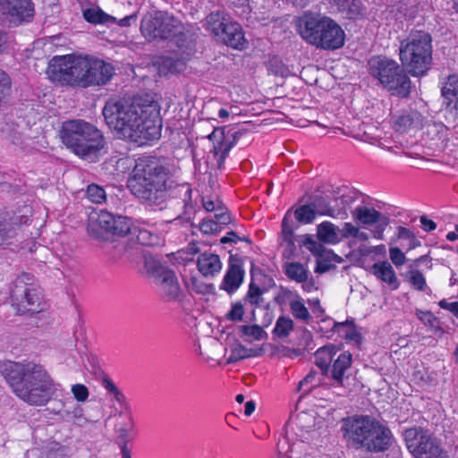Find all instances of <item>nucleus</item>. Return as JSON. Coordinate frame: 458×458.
<instances>
[{
  "instance_id": "obj_47",
  "label": "nucleus",
  "mask_w": 458,
  "mask_h": 458,
  "mask_svg": "<svg viewBox=\"0 0 458 458\" xmlns=\"http://www.w3.org/2000/svg\"><path fill=\"white\" fill-rule=\"evenodd\" d=\"M137 239L140 244L148 246L156 245L159 242L157 234L152 233L147 229H140L138 233Z\"/></svg>"
},
{
  "instance_id": "obj_36",
  "label": "nucleus",
  "mask_w": 458,
  "mask_h": 458,
  "mask_svg": "<svg viewBox=\"0 0 458 458\" xmlns=\"http://www.w3.org/2000/svg\"><path fill=\"white\" fill-rule=\"evenodd\" d=\"M338 333L347 340H352L359 343L361 339V335L353 323L348 321L339 323L336 325Z\"/></svg>"
},
{
  "instance_id": "obj_31",
  "label": "nucleus",
  "mask_w": 458,
  "mask_h": 458,
  "mask_svg": "<svg viewBox=\"0 0 458 458\" xmlns=\"http://www.w3.org/2000/svg\"><path fill=\"white\" fill-rule=\"evenodd\" d=\"M259 352L255 349H249L240 343H236L231 346V353L228 358V362L233 363L240 360L256 357Z\"/></svg>"
},
{
  "instance_id": "obj_61",
  "label": "nucleus",
  "mask_w": 458,
  "mask_h": 458,
  "mask_svg": "<svg viewBox=\"0 0 458 458\" xmlns=\"http://www.w3.org/2000/svg\"><path fill=\"white\" fill-rule=\"evenodd\" d=\"M317 372L311 371L310 372L301 382L300 386L301 387H303L304 386L310 385V388H313L319 384V380L317 379Z\"/></svg>"
},
{
  "instance_id": "obj_6",
  "label": "nucleus",
  "mask_w": 458,
  "mask_h": 458,
  "mask_svg": "<svg viewBox=\"0 0 458 458\" xmlns=\"http://www.w3.org/2000/svg\"><path fill=\"white\" fill-rule=\"evenodd\" d=\"M95 57L82 55L54 56L48 64L47 75L54 81L74 87H92Z\"/></svg>"
},
{
  "instance_id": "obj_44",
  "label": "nucleus",
  "mask_w": 458,
  "mask_h": 458,
  "mask_svg": "<svg viewBox=\"0 0 458 458\" xmlns=\"http://www.w3.org/2000/svg\"><path fill=\"white\" fill-rule=\"evenodd\" d=\"M301 244L319 259L326 254V248L310 236L306 237L304 241L302 240Z\"/></svg>"
},
{
  "instance_id": "obj_1",
  "label": "nucleus",
  "mask_w": 458,
  "mask_h": 458,
  "mask_svg": "<svg viewBox=\"0 0 458 458\" xmlns=\"http://www.w3.org/2000/svg\"><path fill=\"white\" fill-rule=\"evenodd\" d=\"M102 113L108 127L121 138L143 144L160 137V106L153 99L110 98Z\"/></svg>"
},
{
  "instance_id": "obj_18",
  "label": "nucleus",
  "mask_w": 458,
  "mask_h": 458,
  "mask_svg": "<svg viewBox=\"0 0 458 458\" xmlns=\"http://www.w3.org/2000/svg\"><path fill=\"white\" fill-rule=\"evenodd\" d=\"M343 207L335 208L331 205L324 203V200L318 199L313 201L312 207L316 210V215L327 216L333 218L345 219L348 216L347 208L353 201L352 198L349 195L343 194L341 196Z\"/></svg>"
},
{
  "instance_id": "obj_39",
  "label": "nucleus",
  "mask_w": 458,
  "mask_h": 458,
  "mask_svg": "<svg viewBox=\"0 0 458 458\" xmlns=\"http://www.w3.org/2000/svg\"><path fill=\"white\" fill-rule=\"evenodd\" d=\"M102 386L113 395V399L115 400L121 406L126 405V398L123 394L117 388L114 383L109 377H104L102 379Z\"/></svg>"
},
{
  "instance_id": "obj_38",
  "label": "nucleus",
  "mask_w": 458,
  "mask_h": 458,
  "mask_svg": "<svg viewBox=\"0 0 458 458\" xmlns=\"http://www.w3.org/2000/svg\"><path fill=\"white\" fill-rule=\"evenodd\" d=\"M133 427L134 421L131 417L127 423L117 425L115 431L117 433V443L119 446H123V444L127 445V443L131 439L130 432L132 430Z\"/></svg>"
},
{
  "instance_id": "obj_14",
  "label": "nucleus",
  "mask_w": 458,
  "mask_h": 458,
  "mask_svg": "<svg viewBox=\"0 0 458 458\" xmlns=\"http://www.w3.org/2000/svg\"><path fill=\"white\" fill-rule=\"evenodd\" d=\"M249 125L246 123L239 124L229 128L225 131L224 128H215L208 135V139L214 142L213 152L218 157L219 165L225 161L229 151L238 142V140L248 134Z\"/></svg>"
},
{
  "instance_id": "obj_64",
  "label": "nucleus",
  "mask_w": 458,
  "mask_h": 458,
  "mask_svg": "<svg viewBox=\"0 0 458 458\" xmlns=\"http://www.w3.org/2000/svg\"><path fill=\"white\" fill-rule=\"evenodd\" d=\"M137 19L136 14L128 15L118 21V24L122 27H127L131 25V21H135Z\"/></svg>"
},
{
  "instance_id": "obj_21",
  "label": "nucleus",
  "mask_w": 458,
  "mask_h": 458,
  "mask_svg": "<svg viewBox=\"0 0 458 458\" xmlns=\"http://www.w3.org/2000/svg\"><path fill=\"white\" fill-rule=\"evenodd\" d=\"M222 267L220 257L212 252H203L197 259L198 270L205 277H214L218 275Z\"/></svg>"
},
{
  "instance_id": "obj_54",
  "label": "nucleus",
  "mask_w": 458,
  "mask_h": 458,
  "mask_svg": "<svg viewBox=\"0 0 458 458\" xmlns=\"http://www.w3.org/2000/svg\"><path fill=\"white\" fill-rule=\"evenodd\" d=\"M72 393L78 402H85L89 396L88 388L82 384H75L72 386Z\"/></svg>"
},
{
  "instance_id": "obj_27",
  "label": "nucleus",
  "mask_w": 458,
  "mask_h": 458,
  "mask_svg": "<svg viewBox=\"0 0 458 458\" xmlns=\"http://www.w3.org/2000/svg\"><path fill=\"white\" fill-rule=\"evenodd\" d=\"M94 66L98 67V69L92 72L95 74L92 86L106 85L113 78L114 68L112 64L96 57L94 59Z\"/></svg>"
},
{
  "instance_id": "obj_50",
  "label": "nucleus",
  "mask_w": 458,
  "mask_h": 458,
  "mask_svg": "<svg viewBox=\"0 0 458 458\" xmlns=\"http://www.w3.org/2000/svg\"><path fill=\"white\" fill-rule=\"evenodd\" d=\"M389 257L396 267L403 266L406 261L405 254L398 247L389 249Z\"/></svg>"
},
{
  "instance_id": "obj_30",
  "label": "nucleus",
  "mask_w": 458,
  "mask_h": 458,
  "mask_svg": "<svg viewBox=\"0 0 458 458\" xmlns=\"http://www.w3.org/2000/svg\"><path fill=\"white\" fill-rule=\"evenodd\" d=\"M114 216L106 210H100L98 213L92 214L89 217V225L96 224L99 230L111 233L114 225Z\"/></svg>"
},
{
  "instance_id": "obj_20",
  "label": "nucleus",
  "mask_w": 458,
  "mask_h": 458,
  "mask_svg": "<svg viewBox=\"0 0 458 458\" xmlns=\"http://www.w3.org/2000/svg\"><path fill=\"white\" fill-rule=\"evenodd\" d=\"M244 274V269L239 262L230 261L220 284V289L229 294L235 293L243 282Z\"/></svg>"
},
{
  "instance_id": "obj_35",
  "label": "nucleus",
  "mask_w": 458,
  "mask_h": 458,
  "mask_svg": "<svg viewBox=\"0 0 458 458\" xmlns=\"http://www.w3.org/2000/svg\"><path fill=\"white\" fill-rule=\"evenodd\" d=\"M240 332L248 341H259L267 336L265 330L259 325L242 326Z\"/></svg>"
},
{
  "instance_id": "obj_33",
  "label": "nucleus",
  "mask_w": 458,
  "mask_h": 458,
  "mask_svg": "<svg viewBox=\"0 0 458 458\" xmlns=\"http://www.w3.org/2000/svg\"><path fill=\"white\" fill-rule=\"evenodd\" d=\"M285 274L289 278L299 283L305 282L308 278V270L298 262L286 265Z\"/></svg>"
},
{
  "instance_id": "obj_57",
  "label": "nucleus",
  "mask_w": 458,
  "mask_h": 458,
  "mask_svg": "<svg viewBox=\"0 0 458 458\" xmlns=\"http://www.w3.org/2000/svg\"><path fill=\"white\" fill-rule=\"evenodd\" d=\"M358 226H355L352 223H344L343 226L340 231V236L342 238H350L355 237V234L358 233Z\"/></svg>"
},
{
  "instance_id": "obj_28",
  "label": "nucleus",
  "mask_w": 458,
  "mask_h": 458,
  "mask_svg": "<svg viewBox=\"0 0 458 458\" xmlns=\"http://www.w3.org/2000/svg\"><path fill=\"white\" fill-rule=\"evenodd\" d=\"M231 21L227 20L224 13H211L206 20L207 29L217 38L221 36L225 26Z\"/></svg>"
},
{
  "instance_id": "obj_58",
  "label": "nucleus",
  "mask_w": 458,
  "mask_h": 458,
  "mask_svg": "<svg viewBox=\"0 0 458 458\" xmlns=\"http://www.w3.org/2000/svg\"><path fill=\"white\" fill-rule=\"evenodd\" d=\"M200 231L206 234L215 233L219 230L217 223L211 219H205L200 224Z\"/></svg>"
},
{
  "instance_id": "obj_43",
  "label": "nucleus",
  "mask_w": 458,
  "mask_h": 458,
  "mask_svg": "<svg viewBox=\"0 0 458 458\" xmlns=\"http://www.w3.org/2000/svg\"><path fill=\"white\" fill-rule=\"evenodd\" d=\"M86 194L91 202L97 204L103 203L106 198L105 190L97 184L89 185Z\"/></svg>"
},
{
  "instance_id": "obj_22",
  "label": "nucleus",
  "mask_w": 458,
  "mask_h": 458,
  "mask_svg": "<svg viewBox=\"0 0 458 458\" xmlns=\"http://www.w3.org/2000/svg\"><path fill=\"white\" fill-rule=\"evenodd\" d=\"M218 39L225 45L237 49H242L246 45V39L241 25L233 21L225 26Z\"/></svg>"
},
{
  "instance_id": "obj_11",
  "label": "nucleus",
  "mask_w": 458,
  "mask_h": 458,
  "mask_svg": "<svg viewBox=\"0 0 458 458\" xmlns=\"http://www.w3.org/2000/svg\"><path fill=\"white\" fill-rule=\"evenodd\" d=\"M181 23L165 12L147 13L141 20L140 30L148 40L165 39L180 32Z\"/></svg>"
},
{
  "instance_id": "obj_52",
  "label": "nucleus",
  "mask_w": 458,
  "mask_h": 458,
  "mask_svg": "<svg viewBox=\"0 0 458 458\" xmlns=\"http://www.w3.org/2000/svg\"><path fill=\"white\" fill-rule=\"evenodd\" d=\"M244 315L243 306L240 302L233 303L226 318L232 321H241Z\"/></svg>"
},
{
  "instance_id": "obj_34",
  "label": "nucleus",
  "mask_w": 458,
  "mask_h": 458,
  "mask_svg": "<svg viewBox=\"0 0 458 458\" xmlns=\"http://www.w3.org/2000/svg\"><path fill=\"white\" fill-rule=\"evenodd\" d=\"M290 310L293 316L299 320L308 321L310 318V312L308 309L305 307L303 300L300 297H297L289 303Z\"/></svg>"
},
{
  "instance_id": "obj_16",
  "label": "nucleus",
  "mask_w": 458,
  "mask_h": 458,
  "mask_svg": "<svg viewBox=\"0 0 458 458\" xmlns=\"http://www.w3.org/2000/svg\"><path fill=\"white\" fill-rule=\"evenodd\" d=\"M352 365V354L348 352H341L329 367L328 375H325L330 380V386L335 388H344L348 380L347 371Z\"/></svg>"
},
{
  "instance_id": "obj_13",
  "label": "nucleus",
  "mask_w": 458,
  "mask_h": 458,
  "mask_svg": "<svg viewBox=\"0 0 458 458\" xmlns=\"http://www.w3.org/2000/svg\"><path fill=\"white\" fill-rule=\"evenodd\" d=\"M144 265L163 297L167 301L175 300L179 296L180 286L174 271L163 267L157 259L147 254L144 255Z\"/></svg>"
},
{
  "instance_id": "obj_63",
  "label": "nucleus",
  "mask_w": 458,
  "mask_h": 458,
  "mask_svg": "<svg viewBox=\"0 0 458 458\" xmlns=\"http://www.w3.org/2000/svg\"><path fill=\"white\" fill-rule=\"evenodd\" d=\"M420 223L423 230L426 232H431L437 228L436 223L433 220L427 218L425 216L420 217Z\"/></svg>"
},
{
  "instance_id": "obj_42",
  "label": "nucleus",
  "mask_w": 458,
  "mask_h": 458,
  "mask_svg": "<svg viewBox=\"0 0 458 458\" xmlns=\"http://www.w3.org/2000/svg\"><path fill=\"white\" fill-rule=\"evenodd\" d=\"M131 220L125 216H114V225L110 233L123 235L131 230Z\"/></svg>"
},
{
  "instance_id": "obj_5",
  "label": "nucleus",
  "mask_w": 458,
  "mask_h": 458,
  "mask_svg": "<svg viewBox=\"0 0 458 458\" xmlns=\"http://www.w3.org/2000/svg\"><path fill=\"white\" fill-rule=\"evenodd\" d=\"M344 437L356 449L369 452L386 450L392 443L391 431L369 416H354L344 420Z\"/></svg>"
},
{
  "instance_id": "obj_8",
  "label": "nucleus",
  "mask_w": 458,
  "mask_h": 458,
  "mask_svg": "<svg viewBox=\"0 0 458 458\" xmlns=\"http://www.w3.org/2000/svg\"><path fill=\"white\" fill-rule=\"evenodd\" d=\"M400 59L403 66L414 76H420L429 68L432 59L431 37L417 31L411 34L400 45Z\"/></svg>"
},
{
  "instance_id": "obj_46",
  "label": "nucleus",
  "mask_w": 458,
  "mask_h": 458,
  "mask_svg": "<svg viewBox=\"0 0 458 458\" xmlns=\"http://www.w3.org/2000/svg\"><path fill=\"white\" fill-rule=\"evenodd\" d=\"M11 92V80L6 72L0 70V104L4 102Z\"/></svg>"
},
{
  "instance_id": "obj_51",
  "label": "nucleus",
  "mask_w": 458,
  "mask_h": 458,
  "mask_svg": "<svg viewBox=\"0 0 458 458\" xmlns=\"http://www.w3.org/2000/svg\"><path fill=\"white\" fill-rule=\"evenodd\" d=\"M185 286L189 291L197 293H203L205 292V284L195 276H191L184 280Z\"/></svg>"
},
{
  "instance_id": "obj_55",
  "label": "nucleus",
  "mask_w": 458,
  "mask_h": 458,
  "mask_svg": "<svg viewBox=\"0 0 458 458\" xmlns=\"http://www.w3.org/2000/svg\"><path fill=\"white\" fill-rule=\"evenodd\" d=\"M0 131L4 133L14 144L20 143L19 136H17V131L13 125L8 123L4 125L3 123H0Z\"/></svg>"
},
{
  "instance_id": "obj_45",
  "label": "nucleus",
  "mask_w": 458,
  "mask_h": 458,
  "mask_svg": "<svg viewBox=\"0 0 458 458\" xmlns=\"http://www.w3.org/2000/svg\"><path fill=\"white\" fill-rule=\"evenodd\" d=\"M263 293L264 291L260 287H259L253 283H250L249 285L246 299L250 302V304L259 306L263 302Z\"/></svg>"
},
{
  "instance_id": "obj_25",
  "label": "nucleus",
  "mask_w": 458,
  "mask_h": 458,
  "mask_svg": "<svg viewBox=\"0 0 458 458\" xmlns=\"http://www.w3.org/2000/svg\"><path fill=\"white\" fill-rule=\"evenodd\" d=\"M29 218L25 216H13L7 221L0 217V240L5 242L15 236L16 231L22 224H27Z\"/></svg>"
},
{
  "instance_id": "obj_9",
  "label": "nucleus",
  "mask_w": 458,
  "mask_h": 458,
  "mask_svg": "<svg viewBox=\"0 0 458 458\" xmlns=\"http://www.w3.org/2000/svg\"><path fill=\"white\" fill-rule=\"evenodd\" d=\"M369 74L393 95L407 97L411 81L405 71L394 60L374 56L369 61Z\"/></svg>"
},
{
  "instance_id": "obj_48",
  "label": "nucleus",
  "mask_w": 458,
  "mask_h": 458,
  "mask_svg": "<svg viewBox=\"0 0 458 458\" xmlns=\"http://www.w3.org/2000/svg\"><path fill=\"white\" fill-rule=\"evenodd\" d=\"M334 3L339 11L348 12L349 13H356L358 5L356 0H330Z\"/></svg>"
},
{
  "instance_id": "obj_15",
  "label": "nucleus",
  "mask_w": 458,
  "mask_h": 458,
  "mask_svg": "<svg viewBox=\"0 0 458 458\" xmlns=\"http://www.w3.org/2000/svg\"><path fill=\"white\" fill-rule=\"evenodd\" d=\"M352 217L355 221L364 226L375 225L372 231L373 237L378 240L384 239V232L389 225V218L372 207L358 206L352 211Z\"/></svg>"
},
{
  "instance_id": "obj_2",
  "label": "nucleus",
  "mask_w": 458,
  "mask_h": 458,
  "mask_svg": "<svg viewBox=\"0 0 458 458\" xmlns=\"http://www.w3.org/2000/svg\"><path fill=\"white\" fill-rule=\"evenodd\" d=\"M0 372L13 392L30 405L44 406L57 395L59 384L40 364L7 360L0 363Z\"/></svg>"
},
{
  "instance_id": "obj_62",
  "label": "nucleus",
  "mask_w": 458,
  "mask_h": 458,
  "mask_svg": "<svg viewBox=\"0 0 458 458\" xmlns=\"http://www.w3.org/2000/svg\"><path fill=\"white\" fill-rule=\"evenodd\" d=\"M215 217L218 225H228L231 222V216L227 212L226 208L223 206V209L216 212Z\"/></svg>"
},
{
  "instance_id": "obj_12",
  "label": "nucleus",
  "mask_w": 458,
  "mask_h": 458,
  "mask_svg": "<svg viewBox=\"0 0 458 458\" xmlns=\"http://www.w3.org/2000/svg\"><path fill=\"white\" fill-rule=\"evenodd\" d=\"M408 450L416 458H446L436 438L421 428H411L404 431Z\"/></svg>"
},
{
  "instance_id": "obj_41",
  "label": "nucleus",
  "mask_w": 458,
  "mask_h": 458,
  "mask_svg": "<svg viewBox=\"0 0 458 458\" xmlns=\"http://www.w3.org/2000/svg\"><path fill=\"white\" fill-rule=\"evenodd\" d=\"M408 281L417 291H424L427 288L426 278L421 271L411 269L407 272Z\"/></svg>"
},
{
  "instance_id": "obj_7",
  "label": "nucleus",
  "mask_w": 458,
  "mask_h": 458,
  "mask_svg": "<svg viewBox=\"0 0 458 458\" xmlns=\"http://www.w3.org/2000/svg\"><path fill=\"white\" fill-rule=\"evenodd\" d=\"M297 30L306 42L322 49H338L344 44L343 29L333 19L321 14L304 13L297 21Z\"/></svg>"
},
{
  "instance_id": "obj_32",
  "label": "nucleus",
  "mask_w": 458,
  "mask_h": 458,
  "mask_svg": "<svg viewBox=\"0 0 458 458\" xmlns=\"http://www.w3.org/2000/svg\"><path fill=\"white\" fill-rule=\"evenodd\" d=\"M293 216L299 224H310L315 220L316 210L313 208L312 204L301 205L295 208L293 214H292Z\"/></svg>"
},
{
  "instance_id": "obj_40",
  "label": "nucleus",
  "mask_w": 458,
  "mask_h": 458,
  "mask_svg": "<svg viewBox=\"0 0 458 458\" xmlns=\"http://www.w3.org/2000/svg\"><path fill=\"white\" fill-rule=\"evenodd\" d=\"M293 321L288 317H279L276 322L274 333L280 336H287L293 329Z\"/></svg>"
},
{
  "instance_id": "obj_60",
  "label": "nucleus",
  "mask_w": 458,
  "mask_h": 458,
  "mask_svg": "<svg viewBox=\"0 0 458 458\" xmlns=\"http://www.w3.org/2000/svg\"><path fill=\"white\" fill-rule=\"evenodd\" d=\"M438 305L441 309L451 312L458 319V301L449 302L443 299L438 302Z\"/></svg>"
},
{
  "instance_id": "obj_53",
  "label": "nucleus",
  "mask_w": 458,
  "mask_h": 458,
  "mask_svg": "<svg viewBox=\"0 0 458 458\" xmlns=\"http://www.w3.org/2000/svg\"><path fill=\"white\" fill-rule=\"evenodd\" d=\"M415 314H416V317L425 326L433 327L435 322L437 321L436 317L433 315V313L431 311L416 310Z\"/></svg>"
},
{
  "instance_id": "obj_37",
  "label": "nucleus",
  "mask_w": 458,
  "mask_h": 458,
  "mask_svg": "<svg viewBox=\"0 0 458 458\" xmlns=\"http://www.w3.org/2000/svg\"><path fill=\"white\" fill-rule=\"evenodd\" d=\"M295 227L292 221V211L288 210L282 221V237L285 242L292 245L293 243V233Z\"/></svg>"
},
{
  "instance_id": "obj_10",
  "label": "nucleus",
  "mask_w": 458,
  "mask_h": 458,
  "mask_svg": "<svg viewBox=\"0 0 458 458\" xmlns=\"http://www.w3.org/2000/svg\"><path fill=\"white\" fill-rule=\"evenodd\" d=\"M13 305L20 313H38L43 310L39 286L33 276L23 273L13 282L11 292Z\"/></svg>"
},
{
  "instance_id": "obj_26",
  "label": "nucleus",
  "mask_w": 458,
  "mask_h": 458,
  "mask_svg": "<svg viewBox=\"0 0 458 458\" xmlns=\"http://www.w3.org/2000/svg\"><path fill=\"white\" fill-rule=\"evenodd\" d=\"M317 235L319 241L324 243L336 244L341 242L338 226L329 221H325L318 225Z\"/></svg>"
},
{
  "instance_id": "obj_29",
  "label": "nucleus",
  "mask_w": 458,
  "mask_h": 458,
  "mask_svg": "<svg viewBox=\"0 0 458 458\" xmlns=\"http://www.w3.org/2000/svg\"><path fill=\"white\" fill-rule=\"evenodd\" d=\"M83 17L88 22L95 24L114 23L116 21L114 17L106 13L98 6L83 10Z\"/></svg>"
},
{
  "instance_id": "obj_23",
  "label": "nucleus",
  "mask_w": 458,
  "mask_h": 458,
  "mask_svg": "<svg viewBox=\"0 0 458 458\" xmlns=\"http://www.w3.org/2000/svg\"><path fill=\"white\" fill-rule=\"evenodd\" d=\"M392 123L396 131L405 132L411 128L421 126L422 117L415 111L403 112L393 116Z\"/></svg>"
},
{
  "instance_id": "obj_59",
  "label": "nucleus",
  "mask_w": 458,
  "mask_h": 458,
  "mask_svg": "<svg viewBox=\"0 0 458 458\" xmlns=\"http://www.w3.org/2000/svg\"><path fill=\"white\" fill-rule=\"evenodd\" d=\"M202 205H203L204 208L209 212L210 211L217 212L220 209H223V203L218 199H216L215 200H213V199H210L208 198H203Z\"/></svg>"
},
{
  "instance_id": "obj_24",
  "label": "nucleus",
  "mask_w": 458,
  "mask_h": 458,
  "mask_svg": "<svg viewBox=\"0 0 458 458\" xmlns=\"http://www.w3.org/2000/svg\"><path fill=\"white\" fill-rule=\"evenodd\" d=\"M338 349L333 345H326L315 352V364L320 369L323 375H328L330 364L334 360Z\"/></svg>"
},
{
  "instance_id": "obj_17",
  "label": "nucleus",
  "mask_w": 458,
  "mask_h": 458,
  "mask_svg": "<svg viewBox=\"0 0 458 458\" xmlns=\"http://www.w3.org/2000/svg\"><path fill=\"white\" fill-rule=\"evenodd\" d=\"M31 0H0V15L10 16L13 21H25L33 16Z\"/></svg>"
},
{
  "instance_id": "obj_4",
  "label": "nucleus",
  "mask_w": 458,
  "mask_h": 458,
  "mask_svg": "<svg viewBox=\"0 0 458 458\" xmlns=\"http://www.w3.org/2000/svg\"><path fill=\"white\" fill-rule=\"evenodd\" d=\"M60 139L74 155L90 162L98 161L106 147L101 131L82 119L64 122L60 130Z\"/></svg>"
},
{
  "instance_id": "obj_19",
  "label": "nucleus",
  "mask_w": 458,
  "mask_h": 458,
  "mask_svg": "<svg viewBox=\"0 0 458 458\" xmlns=\"http://www.w3.org/2000/svg\"><path fill=\"white\" fill-rule=\"evenodd\" d=\"M370 273L390 290L398 289L400 283L392 265L386 261H378L370 267Z\"/></svg>"
},
{
  "instance_id": "obj_49",
  "label": "nucleus",
  "mask_w": 458,
  "mask_h": 458,
  "mask_svg": "<svg viewBox=\"0 0 458 458\" xmlns=\"http://www.w3.org/2000/svg\"><path fill=\"white\" fill-rule=\"evenodd\" d=\"M397 237L402 240H406L408 242L409 249H412L417 245L415 235L406 227L399 226L397 228Z\"/></svg>"
},
{
  "instance_id": "obj_56",
  "label": "nucleus",
  "mask_w": 458,
  "mask_h": 458,
  "mask_svg": "<svg viewBox=\"0 0 458 458\" xmlns=\"http://www.w3.org/2000/svg\"><path fill=\"white\" fill-rule=\"evenodd\" d=\"M299 426L301 428H305L306 431H310L314 426V417L309 413H301L298 416Z\"/></svg>"
},
{
  "instance_id": "obj_3",
  "label": "nucleus",
  "mask_w": 458,
  "mask_h": 458,
  "mask_svg": "<svg viewBox=\"0 0 458 458\" xmlns=\"http://www.w3.org/2000/svg\"><path fill=\"white\" fill-rule=\"evenodd\" d=\"M168 171L155 159L137 161L128 180L131 193L150 206H161L168 199Z\"/></svg>"
}]
</instances>
